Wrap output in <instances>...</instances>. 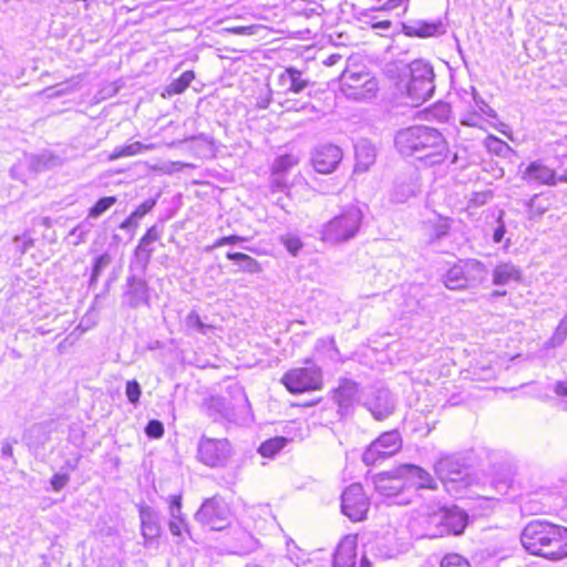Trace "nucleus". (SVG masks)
Instances as JSON below:
<instances>
[{
    "label": "nucleus",
    "instance_id": "obj_1",
    "mask_svg": "<svg viewBox=\"0 0 567 567\" xmlns=\"http://www.w3.org/2000/svg\"><path fill=\"white\" fill-rule=\"evenodd\" d=\"M395 147L404 156H415L429 166L440 165L447 158V143L434 127L415 125L400 130Z\"/></svg>",
    "mask_w": 567,
    "mask_h": 567
},
{
    "label": "nucleus",
    "instance_id": "obj_2",
    "mask_svg": "<svg viewBox=\"0 0 567 567\" xmlns=\"http://www.w3.org/2000/svg\"><path fill=\"white\" fill-rule=\"evenodd\" d=\"M523 547L532 555L548 560H560L567 556V528L547 520L529 522L520 534Z\"/></svg>",
    "mask_w": 567,
    "mask_h": 567
},
{
    "label": "nucleus",
    "instance_id": "obj_3",
    "mask_svg": "<svg viewBox=\"0 0 567 567\" xmlns=\"http://www.w3.org/2000/svg\"><path fill=\"white\" fill-rule=\"evenodd\" d=\"M362 220V210L355 205H349L321 226L320 238L330 245L347 243L358 235Z\"/></svg>",
    "mask_w": 567,
    "mask_h": 567
},
{
    "label": "nucleus",
    "instance_id": "obj_4",
    "mask_svg": "<svg viewBox=\"0 0 567 567\" xmlns=\"http://www.w3.org/2000/svg\"><path fill=\"white\" fill-rule=\"evenodd\" d=\"M486 266L477 259H465L451 267L444 276V285L450 290L472 289L486 280Z\"/></svg>",
    "mask_w": 567,
    "mask_h": 567
},
{
    "label": "nucleus",
    "instance_id": "obj_5",
    "mask_svg": "<svg viewBox=\"0 0 567 567\" xmlns=\"http://www.w3.org/2000/svg\"><path fill=\"white\" fill-rule=\"evenodd\" d=\"M410 81L406 93L414 105H420L432 97L434 84V71L430 63L423 60H414L409 65Z\"/></svg>",
    "mask_w": 567,
    "mask_h": 567
},
{
    "label": "nucleus",
    "instance_id": "obj_6",
    "mask_svg": "<svg viewBox=\"0 0 567 567\" xmlns=\"http://www.w3.org/2000/svg\"><path fill=\"white\" fill-rule=\"evenodd\" d=\"M307 363V367L291 369L282 375L281 382L290 393H303L321 389V369L315 363Z\"/></svg>",
    "mask_w": 567,
    "mask_h": 567
},
{
    "label": "nucleus",
    "instance_id": "obj_7",
    "mask_svg": "<svg viewBox=\"0 0 567 567\" xmlns=\"http://www.w3.org/2000/svg\"><path fill=\"white\" fill-rule=\"evenodd\" d=\"M340 87L348 97L360 101L372 97L378 83L369 72L346 69L340 75Z\"/></svg>",
    "mask_w": 567,
    "mask_h": 567
},
{
    "label": "nucleus",
    "instance_id": "obj_8",
    "mask_svg": "<svg viewBox=\"0 0 567 567\" xmlns=\"http://www.w3.org/2000/svg\"><path fill=\"white\" fill-rule=\"evenodd\" d=\"M434 472L436 476L445 485L446 489L453 488V484H456V489L464 488L468 485L467 482V467L462 457L457 455H445L440 457L434 463Z\"/></svg>",
    "mask_w": 567,
    "mask_h": 567
},
{
    "label": "nucleus",
    "instance_id": "obj_9",
    "mask_svg": "<svg viewBox=\"0 0 567 567\" xmlns=\"http://www.w3.org/2000/svg\"><path fill=\"white\" fill-rule=\"evenodd\" d=\"M233 454V449L226 439H210L203 435L197 444V458L209 467H224Z\"/></svg>",
    "mask_w": 567,
    "mask_h": 567
},
{
    "label": "nucleus",
    "instance_id": "obj_10",
    "mask_svg": "<svg viewBox=\"0 0 567 567\" xmlns=\"http://www.w3.org/2000/svg\"><path fill=\"white\" fill-rule=\"evenodd\" d=\"M195 519L213 530H221L230 524V511L221 497L213 496L203 502Z\"/></svg>",
    "mask_w": 567,
    "mask_h": 567
},
{
    "label": "nucleus",
    "instance_id": "obj_11",
    "mask_svg": "<svg viewBox=\"0 0 567 567\" xmlns=\"http://www.w3.org/2000/svg\"><path fill=\"white\" fill-rule=\"evenodd\" d=\"M402 447V439L398 431H390L381 434L373 441L362 455V461L367 465H373L380 460H384L396 454Z\"/></svg>",
    "mask_w": 567,
    "mask_h": 567
},
{
    "label": "nucleus",
    "instance_id": "obj_12",
    "mask_svg": "<svg viewBox=\"0 0 567 567\" xmlns=\"http://www.w3.org/2000/svg\"><path fill=\"white\" fill-rule=\"evenodd\" d=\"M430 519L439 526V535L442 536L444 533L461 535L467 525L468 516L466 512L460 507L451 506L440 508L439 512L430 516ZM435 536H437V534L432 535V537Z\"/></svg>",
    "mask_w": 567,
    "mask_h": 567
},
{
    "label": "nucleus",
    "instance_id": "obj_13",
    "mask_svg": "<svg viewBox=\"0 0 567 567\" xmlns=\"http://www.w3.org/2000/svg\"><path fill=\"white\" fill-rule=\"evenodd\" d=\"M369 499L360 484H352L346 488L341 496L342 513L352 522L365 518L369 511Z\"/></svg>",
    "mask_w": 567,
    "mask_h": 567
},
{
    "label": "nucleus",
    "instance_id": "obj_14",
    "mask_svg": "<svg viewBox=\"0 0 567 567\" xmlns=\"http://www.w3.org/2000/svg\"><path fill=\"white\" fill-rule=\"evenodd\" d=\"M122 305L132 309L150 305V288L144 278L136 275L126 278Z\"/></svg>",
    "mask_w": 567,
    "mask_h": 567
},
{
    "label": "nucleus",
    "instance_id": "obj_15",
    "mask_svg": "<svg viewBox=\"0 0 567 567\" xmlns=\"http://www.w3.org/2000/svg\"><path fill=\"white\" fill-rule=\"evenodd\" d=\"M377 420H384L394 411V399L385 388L371 389L364 403Z\"/></svg>",
    "mask_w": 567,
    "mask_h": 567
},
{
    "label": "nucleus",
    "instance_id": "obj_16",
    "mask_svg": "<svg viewBox=\"0 0 567 567\" xmlns=\"http://www.w3.org/2000/svg\"><path fill=\"white\" fill-rule=\"evenodd\" d=\"M342 159V151L333 144L317 147L312 154L313 168L321 174L333 172Z\"/></svg>",
    "mask_w": 567,
    "mask_h": 567
},
{
    "label": "nucleus",
    "instance_id": "obj_17",
    "mask_svg": "<svg viewBox=\"0 0 567 567\" xmlns=\"http://www.w3.org/2000/svg\"><path fill=\"white\" fill-rule=\"evenodd\" d=\"M162 233V228H159L157 225H154L151 228H148L145 235L140 239V243L135 248L134 255L142 271L146 270L151 261L152 255L154 252L153 244L161 239Z\"/></svg>",
    "mask_w": 567,
    "mask_h": 567
},
{
    "label": "nucleus",
    "instance_id": "obj_18",
    "mask_svg": "<svg viewBox=\"0 0 567 567\" xmlns=\"http://www.w3.org/2000/svg\"><path fill=\"white\" fill-rule=\"evenodd\" d=\"M396 475L410 480L417 489H436L437 483L424 468L414 464H402L396 468Z\"/></svg>",
    "mask_w": 567,
    "mask_h": 567
},
{
    "label": "nucleus",
    "instance_id": "obj_19",
    "mask_svg": "<svg viewBox=\"0 0 567 567\" xmlns=\"http://www.w3.org/2000/svg\"><path fill=\"white\" fill-rule=\"evenodd\" d=\"M522 178L528 184L555 186L558 182L556 172L546 166L542 161L532 162L523 172Z\"/></svg>",
    "mask_w": 567,
    "mask_h": 567
},
{
    "label": "nucleus",
    "instance_id": "obj_20",
    "mask_svg": "<svg viewBox=\"0 0 567 567\" xmlns=\"http://www.w3.org/2000/svg\"><path fill=\"white\" fill-rule=\"evenodd\" d=\"M403 32L409 37L427 38L445 32L442 21L427 22L423 20H412L403 24Z\"/></svg>",
    "mask_w": 567,
    "mask_h": 567
},
{
    "label": "nucleus",
    "instance_id": "obj_21",
    "mask_svg": "<svg viewBox=\"0 0 567 567\" xmlns=\"http://www.w3.org/2000/svg\"><path fill=\"white\" fill-rule=\"evenodd\" d=\"M358 383L354 381L344 379L340 382L338 389L334 391L333 400L339 405L342 413H347L354 404L358 399Z\"/></svg>",
    "mask_w": 567,
    "mask_h": 567
},
{
    "label": "nucleus",
    "instance_id": "obj_22",
    "mask_svg": "<svg viewBox=\"0 0 567 567\" xmlns=\"http://www.w3.org/2000/svg\"><path fill=\"white\" fill-rule=\"evenodd\" d=\"M141 530L145 543H150L161 535V524L157 513L151 507H143L140 511Z\"/></svg>",
    "mask_w": 567,
    "mask_h": 567
},
{
    "label": "nucleus",
    "instance_id": "obj_23",
    "mask_svg": "<svg viewBox=\"0 0 567 567\" xmlns=\"http://www.w3.org/2000/svg\"><path fill=\"white\" fill-rule=\"evenodd\" d=\"M375 148L367 141H361L355 145V166L354 172H367L375 162Z\"/></svg>",
    "mask_w": 567,
    "mask_h": 567
},
{
    "label": "nucleus",
    "instance_id": "obj_24",
    "mask_svg": "<svg viewBox=\"0 0 567 567\" xmlns=\"http://www.w3.org/2000/svg\"><path fill=\"white\" fill-rule=\"evenodd\" d=\"M522 272L511 262L497 265L493 270V284L496 286L508 285L512 281H520Z\"/></svg>",
    "mask_w": 567,
    "mask_h": 567
},
{
    "label": "nucleus",
    "instance_id": "obj_25",
    "mask_svg": "<svg viewBox=\"0 0 567 567\" xmlns=\"http://www.w3.org/2000/svg\"><path fill=\"white\" fill-rule=\"evenodd\" d=\"M280 82L284 85L288 84L287 92L292 93H300L309 85V81L302 78L301 71L295 68H287L280 75Z\"/></svg>",
    "mask_w": 567,
    "mask_h": 567
},
{
    "label": "nucleus",
    "instance_id": "obj_26",
    "mask_svg": "<svg viewBox=\"0 0 567 567\" xmlns=\"http://www.w3.org/2000/svg\"><path fill=\"white\" fill-rule=\"evenodd\" d=\"M155 204V199H147L142 203L124 221H122L120 228L125 230L135 229L138 225V220L151 212Z\"/></svg>",
    "mask_w": 567,
    "mask_h": 567
},
{
    "label": "nucleus",
    "instance_id": "obj_27",
    "mask_svg": "<svg viewBox=\"0 0 567 567\" xmlns=\"http://www.w3.org/2000/svg\"><path fill=\"white\" fill-rule=\"evenodd\" d=\"M153 148L152 145H144L141 142H133L127 145L116 146L113 152L109 155L110 161H116L121 157L134 156L143 151Z\"/></svg>",
    "mask_w": 567,
    "mask_h": 567
},
{
    "label": "nucleus",
    "instance_id": "obj_28",
    "mask_svg": "<svg viewBox=\"0 0 567 567\" xmlns=\"http://www.w3.org/2000/svg\"><path fill=\"white\" fill-rule=\"evenodd\" d=\"M427 226L431 230V240H441L443 237H445L452 226V219L449 217L437 216V218L433 220H429Z\"/></svg>",
    "mask_w": 567,
    "mask_h": 567
},
{
    "label": "nucleus",
    "instance_id": "obj_29",
    "mask_svg": "<svg viewBox=\"0 0 567 567\" xmlns=\"http://www.w3.org/2000/svg\"><path fill=\"white\" fill-rule=\"evenodd\" d=\"M227 259L235 261L237 265H239L240 269L243 271L249 272V274H256L260 271V265L259 262L243 252H227L226 255Z\"/></svg>",
    "mask_w": 567,
    "mask_h": 567
},
{
    "label": "nucleus",
    "instance_id": "obj_30",
    "mask_svg": "<svg viewBox=\"0 0 567 567\" xmlns=\"http://www.w3.org/2000/svg\"><path fill=\"white\" fill-rule=\"evenodd\" d=\"M236 410L237 411H235V409L225 408L221 414L229 421H236L238 416H244L249 413L250 406L248 399L243 391H239V400Z\"/></svg>",
    "mask_w": 567,
    "mask_h": 567
},
{
    "label": "nucleus",
    "instance_id": "obj_31",
    "mask_svg": "<svg viewBox=\"0 0 567 567\" xmlns=\"http://www.w3.org/2000/svg\"><path fill=\"white\" fill-rule=\"evenodd\" d=\"M195 79L193 71H185L178 79L174 80L167 87L168 95H176L183 93Z\"/></svg>",
    "mask_w": 567,
    "mask_h": 567
},
{
    "label": "nucleus",
    "instance_id": "obj_32",
    "mask_svg": "<svg viewBox=\"0 0 567 567\" xmlns=\"http://www.w3.org/2000/svg\"><path fill=\"white\" fill-rule=\"evenodd\" d=\"M287 442L288 440L286 437L276 436L261 443L258 452L265 457H271L280 450H282Z\"/></svg>",
    "mask_w": 567,
    "mask_h": 567
},
{
    "label": "nucleus",
    "instance_id": "obj_33",
    "mask_svg": "<svg viewBox=\"0 0 567 567\" xmlns=\"http://www.w3.org/2000/svg\"><path fill=\"white\" fill-rule=\"evenodd\" d=\"M117 202V198L115 196H106L100 198L89 210L87 217L89 218H99L102 216L106 210H109L115 203Z\"/></svg>",
    "mask_w": 567,
    "mask_h": 567
},
{
    "label": "nucleus",
    "instance_id": "obj_34",
    "mask_svg": "<svg viewBox=\"0 0 567 567\" xmlns=\"http://www.w3.org/2000/svg\"><path fill=\"white\" fill-rule=\"evenodd\" d=\"M567 337V316H565L557 326L551 338L546 342V348H556L564 343Z\"/></svg>",
    "mask_w": 567,
    "mask_h": 567
},
{
    "label": "nucleus",
    "instance_id": "obj_35",
    "mask_svg": "<svg viewBox=\"0 0 567 567\" xmlns=\"http://www.w3.org/2000/svg\"><path fill=\"white\" fill-rule=\"evenodd\" d=\"M394 482L393 478H391L390 476L388 475H381L378 477V480L375 481V487L381 493V494H384L386 496H391V495H394L398 493V491L400 489V486L399 485H393L392 483Z\"/></svg>",
    "mask_w": 567,
    "mask_h": 567
},
{
    "label": "nucleus",
    "instance_id": "obj_36",
    "mask_svg": "<svg viewBox=\"0 0 567 567\" xmlns=\"http://www.w3.org/2000/svg\"><path fill=\"white\" fill-rule=\"evenodd\" d=\"M112 258L107 252L102 254L94 260L90 285L95 284L99 280L102 271L111 264Z\"/></svg>",
    "mask_w": 567,
    "mask_h": 567
},
{
    "label": "nucleus",
    "instance_id": "obj_37",
    "mask_svg": "<svg viewBox=\"0 0 567 567\" xmlns=\"http://www.w3.org/2000/svg\"><path fill=\"white\" fill-rule=\"evenodd\" d=\"M61 159L60 157L50 154V153H43L40 156L37 157L35 166L39 171H45L51 169L53 167L60 166Z\"/></svg>",
    "mask_w": 567,
    "mask_h": 567
},
{
    "label": "nucleus",
    "instance_id": "obj_38",
    "mask_svg": "<svg viewBox=\"0 0 567 567\" xmlns=\"http://www.w3.org/2000/svg\"><path fill=\"white\" fill-rule=\"evenodd\" d=\"M280 241L292 256H297L302 248L300 238L295 235L281 236Z\"/></svg>",
    "mask_w": 567,
    "mask_h": 567
},
{
    "label": "nucleus",
    "instance_id": "obj_39",
    "mask_svg": "<svg viewBox=\"0 0 567 567\" xmlns=\"http://www.w3.org/2000/svg\"><path fill=\"white\" fill-rule=\"evenodd\" d=\"M441 567H470V563L458 554H447L443 557Z\"/></svg>",
    "mask_w": 567,
    "mask_h": 567
},
{
    "label": "nucleus",
    "instance_id": "obj_40",
    "mask_svg": "<svg viewBox=\"0 0 567 567\" xmlns=\"http://www.w3.org/2000/svg\"><path fill=\"white\" fill-rule=\"evenodd\" d=\"M125 393H126L127 400L131 403L136 404L140 401V396L142 393L138 382L135 380L127 381Z\"/></svg>",
    "mask_w": 567,
    "mask_h": 567
},
{
    "label": "nucleus",
    "instance_id": "obj_41",
    "mask_svg": "<svg viewBox=\"0 0 567 567\" xmlns=\"http://www.w3.org/2000/svg\"><path fill=\"white\" fill-rule=\"evenodd\" d=\"M145 433L148 437H162L164 434L163 423L158 420H151L145 427Z\"/></svg>",
    "mask_w": 567,
    "mask_h": 567
},
{
    "label": "nucleus",
    "instance_id": "obj_42",
    "mask_svg": "<svg viewBox=\"0 0 567 567\" xmlns=\"http://www.w3.org/2000/svg\"><path fill=\"white\" fill-rule=\"evenodd\" d=\"M90 230H91V225L87 224V220L75 226L70 231V236L78 237V240L74 243V245H79L80 243H83L85 240V236L90 233Z\"/></svg>",
    "mask_w": 567,
    "mask_h": 567
},
{
    "label": "nucleus",
    "instance_id": "obj_43",
    "mask_svg": "<svg viewBox=\"0 0 567 567\" xmlns=\"http://www.w3.org/2000/svg\"><path fill=\"white\" fill-rule=\"evenodd\" d=\"M243 241H246V238L237 236V235L225 236V237L217 239L209 248H207V250L218 248V247H221L225 245H236V244L243 243Z\"/></svg>",
    "mask_w": 567,
    "mask_h": 567
},
{
    "label": "nucleus",
    "instance_id": "obj_44",
    "mask_svg": "<svg viewBox=\"0 0 567 567\" xmlns=\"http://www.w3.org/2000/svg\"><path fill=\"white\" fill-rule=\"evenodd\" d=\"M169 513L172 518L177 519L182 516V496L172 495L169 499Z\"/></svg>",
    "mask_w": 567,
    "mask_h": 567
},
{
    "label": "nucleus",
    "instance_id": "obj_45",
    "mask_svg": "<svg viewBox=\"0 0 567 567\" xmlns=\"http://www.w3.org/2000/svg\"><path fill=\"white\" fill-rule=\"evenodd\" d=\"M287 110L288 111H296V112H311V113H318L317 109L309 104V103H300L297 101H287Z\"/></svg>",
    "mask_w": 567,
    "mask_h": 567
},
{
    "label": "nucleus",
    "instance_id": "obj_46",
    "mask_svg": "<svg viewBox=\"0 0 567 567\" xmlns=\"http://www.w3.org/2000/svg\"><path fill=\"white\" fill-rule=\"evenodd\" d=\"M70 477L65 473H56L51 478L52 488L55 492L61 491L69 482Z\"/></svg>",
    "mask_w": 567,
    "mask_h": 567
},
{
    "label": "nucleus",
    "instance_id": "obj_47",
    "mask_svg": "<svg viewBox=\"0 0 567 567\" xmlns=\"http://www.w3.org/2000/svg\"><path fill=\"white\" fill-rule=\"evenodd\" d=\"M185 323L188 329H193L198 332L199 328H202L203 321H202L199 315L193 310L187 315V317L185 319Z\"/></svg>",
    "mask_w": 567,
    "mask_h": 567
},
{
    "label": "nucleus",
    "instance_id": "obj_48",
    "mask_svg": "<svg viewBox=\"0 0 567 567\" xmlns=\"http://www.w3.org/2000/svg\"><path fill=\"white\" fill-rule=\"evenodd\" d=\"M185 527L186 523L184 517L177 519L172 518V520L168 524L169 532L175 536H181Z\"/></svg>",
    "mask_w": 567,
    "mask_h": 567
},
{
    "label": "nucleus",
    "instance_id": "obj_49",
    "mask_svg": "<svg viewBox=\"0 0 567 567\" xmlns=\"http://www.w3.org/2000/svg\"><path fill=\"white\" fill-rule=\"evenodd\" d=\"M497 223H498V226L494 230L493 240H494V243L498 244L503 240L506 229H505V225L502 221L501 217L498 218Z\"/></svg>",
    "mask_w": 567,
    "mask_h": 567
},
{
    "label": "nucleus",
    "instance_id": "obj_50",
    "mask_svg": "<svg viewBox=\"0 0 567 567\" xmlns=\"http://www.w3.org/2000/svg\"><path fill=\"white\" fill-rule=\"evenodd\" d=\"M473 93L474 100L476 101V104L478 105L480 110L489 116H495V112L485 103V101H483L482 99H477L475 89H473Z\"/></svg>",
    "mask_w": 567,
    "mask_h": 567
},
{
    "label": "nucleus",
    "instance_id": "obj_51",
    "mask_svg": "<svg viewBox=\"0 0 567 567\" xmlns=\"http://www.w3.org/2000/svg\"><path fill=\"white\" fill-rule=\"evenodd\" d=\"M480 116L476 114H470L461 120L463 125L476 126L478 124Z\"/></svg>",
    "mask_w": 567,
    "mask_h": 567
},
{
    "label": "nucleus",
    "instance_id": "obj_52",
    "mask_svg": "<svg viewBox=\"0 0 567 567\" xmlns=\"http://www.w3.org/2000/svg\"><path fill=\"white\" fill-rule=\"evenodd\" d=\"M554 391L559 396H567V382H564V381L556 382Z\"/></svg>",
    "mask_w": 567,
    "mask_h": 567
},
{
    "label": "nucleus",
    "instance_id": "obj_53",
    "mask_svg": "<svg viewBox=\"0 0 567 567\" xmlns=\"http://www.w3.org/2000/svg\"><path fill=\"white\" fill-rule=\"evenodd\" d=\"M1 455L3 457H12L13 456V447L9 441L2 442Z\"/></svg>",
    "mask_w": 567,
    "mask_h": 567
},
{
    "label": "nucleus",
    "instance_id": "obj_54",
    "mask_svg": "<svg viewBox=\"0 0 567 567\" xmlns=\"http://www.w3.org/2000/svg\"><path fill=\"white\" fill-rule=\"evenodd\" d=\"M340 60H341V55L340 54H331L330 56L327 58V60L324 61V64L326 65H334Z\"/></svg>",
    "mask_w": 567,
    "mask_h": 567
},
{
    "label": "nucleus",
    "instance_id": "obj_55",
    "mask_svg": "<svg viewBox=\"0 0 567 567\" xmlns=\"http://www.w3.org/2000/svg\"><path fill=\"white\" fill-rule=\"evenodd\" d=\"M214 329H215V327H214V326H212V324H207V323H204V322H203V323H202V328H199L198 332H199L200 334L206 336L208 332L213 331Z\"/></svg>",
    "mask_w": 567,
    "mask_h": 567
},
{
    "label": "nucleus",
    "instance_id": "obj_56",
    "mask_svg": "<svg viewBox=\"0 0 567 567\" xmlns=\"http://www.w3.org/2000/svg\"><path fill=\"white\" fill-rule=\"evenodd\" d=\"M373 27L388 30L391 27V22L389 20H384L375 23Z\"/></svg>",
    "mask_w": 567,
    "mask_h": 567
},
{
    "label": "nucleus",
    "instance_id": "obj_57",
    "mask_svg": "<svg viewBox=\"0 0 567 567\" xmlns=\"http://www.w3.org/2000/svg\"><path fill=\"white\" fill-rule=\"evenodd\" d=\"M290 164H291V157L290 156H285V157H281L279 159V165L280 166L290 165Z\"/></svg>",
    "mask_w": 567,
    "mask_h": 567
},
{
    "label": "nucleus",
    "instance_id": "obj_58",
    "mask_svg": "<svg viewBox=\"0 0 567 567\" xmlns=\"http://www.w3.org/2000/svg\"><path fill=\"white\" fill-rule=\"evenodd\" d=\"M78 461H79V457H78V458H75V460H74V461H72V462H71V461H68V462H66L68 467H69L70 470H75V468H76V466H78Z\"/></svg>",
    "mask_w": 567,
    "mask_h": 567
},
{
    "label": "nucleus",
    "instance_id": "obj_59",
    "mask_svg": "<svg viewBox=\"0 0 567 567\" xmlns=\"http://www.w3.org/2000/svg\"><path fill=\"white\" fill-rule=\"evenodd\" d=\"M506 295V291L505 290H494L492 292V297H503Z\"/></svg>",
    "mask_w": 567,
    "mask_h": 567
},
{
    "label": "nucleus",
    "instance_id": "obj_60",
    "mask_svg": "<svg viewBox=\"0 0 567 567\" xmlns=\"http://www.w3.org/2000/svg\"><path fill=\"white\" fill-rule=\"evenodd\" d=\"M269 102H270V100H269V99H266L265 101H262V102L258 103V106H259L260 109H267V107H268V105H269Z\"/></svg>",
    "mask_w": 567,
    "mask_h": 567
},
{
    "label": "nucleus",
    "instance_id": "obj_61",
    "mask_svg": "<svg viewBox=\"0 0 567 567\" xmlns=\"http://www.w3.org/2000/svg\"><path fill=\"white\" fill-rule=\"evenodd\" d=\"M557 179H558V182L567 183V169L565 171V173L563 175L557 177Z\"/></svg>",
    "mask_w": 567,
    "mask_h": 567
},
{
    "label": "nucleus",
    "instance_id": "obj_62",
    "mask_svg": "<svg viewBox=\"0 0 567 567\" xmlns=\"http://www.w3.org/2000/svg\"><path fill=\"white\" fill-rule=\"evenodd\" d=\"M245 30H246V28H245V27H241V28L234 29L233 31H234L235 33L240 34V33H245Z\"/></svg>",
    "mask_w": 567,
    "mask_h": 567
},
{
    "label": "nucleus",
    "instance_id": "obj_63",
    "mask_svg": "<svg viewBox=\"0 0 567 567\" xmlns=\"http://www.w3.org/2000/svg\"><path fill=\"white\" fill-rule=\"evenodd\" d=\"M536 198H537V195H534V196H533V197L527 202V206H528V207H532Z\"/></svg>",
    "mask_w": 567,
    "mask_h": 567
},
{
    "label": "nucleus",
    "instance_id": "obj_64",
    "mask_svg": "<svg viewBox=\"0 0 567 567\" xmlns=\"http://www.w3.org/2000/svg\"><path fill=\"white\" fill-rule=\"evenodd\" d=\"M245 567H265V566L251 563V564H247Z\"/></svg>",
    "mask_w": 567,
    "mask_h": 567
}]
</instances>
